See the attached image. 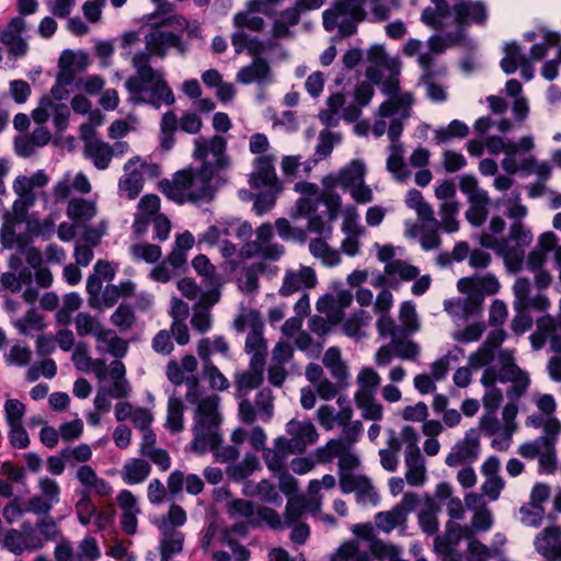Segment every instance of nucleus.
<instances>
[{
    "label": "nucleus",
    "mask_w": 561,
    "mask_h": 561,
    "mask_svg": "<svg viewBox=\"0 0 561 561\" xmlns=\"http://www.w3.org/2000/svg\"><path fill=\"white\" fill-rule=\"evenodd\" d=\"M472 536L470 527L461 526L451 520L446 525V533L435 538V550L440 554L449 557L462 539L469 541Z\"/></svg>",
    "instance_id": "33"
},
{
    "label": "nucleus",
    "mask_w": 561,
    "mask_h": 561,
    "mask_svg": "<svg viewBox=\"0 0 561 561\" xmlns=\"http://www.w3.org/2000/svg\"><path fill=\"white\" fill-rule=\"evenodd\" d=\"M83 153L98 170H105L110 167L114 157V149H112L111 145L100 139L84 146Z\"/></svg>",
    "instance_id": "47"
},
{
    "label": "nucleus",
    "mask_w": 561,
    "mask_h": 561,
    "mask_svg": "<svg viewBox=\"0 0 561 561\" xmlns=\"http://www.w3.org/2000/svg\"><path fill=\"white\" fill-rule=\"evenodd\" d=\"M496 381H500V378L495 367H489L483 370L481 383L486 388V391L482 403L489 414H495L503 400L502 391L495 387Z\"/></svg>",
    "instance_id": "41"
},
{
    "label": "nucleus",
    "mask_w": 561,
    "mask_h": 561,
    "mask_svg": "<svg viewBox=\"0 0 561 561\" xmlns=\"http://www.w3.org/2000/svg\"><path fill=\"white\" fill-rule=\"evenodd\" d=\"M84 68L85 61L83 58L77 60L72 53L65 51L59 59V71L56 81L70 88L75 82L76 73Z\"/></svg>",
    "instance_id": "49"
},
{
    "label": "nucleus",
    "mask_w": 561,
    "mask_h": 561,
    "mask_svg": "<svg viewBox=\"0 0 561 561\" xmlns=\"http://www.w3.org/2000/svg\"><path fill=\"white\" fill-rule=\"evenodd\" d=\"M242 494L250 497H259L262 502L276 506H280L283 503L277 486L266 479L259 482H244Z\"/></svg>",
    "instance_id": "42"
},
{
    "label": "nucleus",
    "mask_w": 561,
    "mask_h": 561,
    "mask_svg": "<svg viewBox=\"0 0 561 561\" xmlns=\"http://www.w3.org/2000/svg\"><path fill=\"white\" fill-rule=\"evenodd\" d=\"M433 7L423 10L422 22L435 31L446 33L451 42L462 38L465 27L484 26L489 19L488 5L482 0L458 1L453 8L447 0H431Z\"/></svg>",
    "instance_id": "3"
},
{
    "label": "nucleus",
    "mask_w": 561,
    "mask_h": 561,
    "mask_svg": "<svg viewBox=\"0 0 561 561\" xmlns=\"http://www.w3.org/2000/svg\"><path fill=\"white\" fill-rule=\"evenodd\" d=\"M50 176L45 170L33 173L19 174L12 182V191L15 199L12 204L13 217L18 221H25L28 210L36 202L45 197L44 188L48 185Z\"/></svg>",
    "instance_id": "10"
},
{
    "label": "nucleus",
    "mask_w": 561,
    "mask_h": 561,
    "mask_svg": "<svg viewBox=\"0 0 561 561\" xmlns=\"http://www.w3.org/2000/svg\"><path fill=\"white\" fill-rule=\"evenodd\" d=\"M480 453V434L477 430L471 428L451 447L445 463L448 467L472 465L479 458Z\"/></svg>",
    "instance_id": "22"
},
{
    "label": "nucleus",
    "mask_w": 561,
    "mask_h": 561,
    "mask_svg": "<svg viewBox=\"0 0 561 561\" xmlns=\"http://www.w3.org/2000/svg\"><path fill=\"white\" fill-rule=\"evenodd\" d=\"M341 197L337 194L328 193L327 196L312 201L309 197H300L296 202L294 215L308 218L307 229L312 233L330 234L332 222L339 215Z\"/></svg>",
    "instance_id": "8"
},
{
    "label": "nucleus",
    "mask_w": 561,
    "mask_h": 561,
    "mask_svg": "<svg viewBox=\"0 0 561 561\" xmlns=\"http://www.w3.org/2000/svg\"><path fill=\"white\" fill-rule=\"evenodd\" d=\"M340 488L344 493L355 492L358 502L363 504H378L379 495L375 488L371 485L369 479L365 476H357L355 478H342Z\"/></svg>",
    "instance_id": "40"
},
{
    "label": "nucleus",
    "mask_w": 561,
    "mask_h": 561,
    "mask_svg": "<svg viewBox=\"0 0 561 561\" xmlns=\"http://www.w3.org/2000/svg\"><path fill=\"white\" fill-rule=\"evenodd\" d=\"M536 551L548 561H561V529L549 526L534 539Z\"/></svg>",
    "instance_id": "32"
},
{
    "label": "nucleus",
    "mask_w": 561,
    "mask_h": 561,
    "mask_svg": "<svg viewBox=\"0 0 561 561\" xmlns=\"http://www.w3.org/2000/svg\"><path fill=\"white\" fill-rule=\"evenodd\" d=\"M186 401L196 404L194 413V439L191 448L194 453L204 454L211 450L218 462L225 463L238 458L239 450L230 445L221 446L219 427L221 415L218 410L219 397L217 394L206 396L199 399V388L196 379L188 387L185 396Z\"/></svg>",
    "instance_id": "2"
},
{
    "label": "nucleus",
    "mask_w": 561,
    "mask_h": 561,
    "mask_svg": "<svg viewBox=\"0 0 561 561\" xmlns=\"http://www.w3.org/2000/svg\"><path fill=\"white\" fill-rule=\"evenodd\" d=\"M371 316L365 310H358L351 314L342 325L345 335L353 339H364L367 336L365 329L370 324Z\"/></svg>",
    "instance_id": "55"
},
{
    "label": "nucleus",
    "mask_w": 561,
    "mask_h": 561,
    "mask_svg": "<svg viewBox=\"0 0 561 561\" xmlns=\"http://www.w3.org/2000/svg\"><path fill=\"white\" fill-rule=\"evenodd\" d=\"M264 366L265 364L253 365V362H250L247 370L238 371L234 375L237 397L241 398L238 414L243 423L252 424L256 420L267 423L273 416L274 398L270 389L260 390L254 403L247 398L252 390L262 385Z\"/></svg>",
    "instance_id": "5"
},
{
    "label": "nucleus",
    "mask_w": 561,
    "mask_h": 561,
    "mask_svg": "<svg viewBox=\"0 0 561 561\" xmlns=\"http://www.w3.org/2000/svg\"><path fill=\"white\" fill-rule=\"evenodd\" d=\"M147 167L139 157L129 159L124 165V175L118 182V194L122 197L134 199L142 190V171Z\"/></svg>",
    "instance_id": "28"
},
{
    "label": "nucleus",
    "mask_w": 561,
    "mask_h": 561,
    "mask_svg": "<svg viewBox=\"0 0 561 561\" xmlns=\"http://www.w3.org/2000/svg\"><path fill=\"white\" fill-rule=\"evenodd\" d=\"M227 141L222 136L205 138L197 137L194 140V157L202 161V169L215 176L227 165L226 156Z\"/></svg>",
    "instance_id": "13"
},
{
    "label": "nucleus",
    "mask_w": 561,
    "mask_h": 561,
    "mask_svg": "<svg viewBox=\"0 0 561 561\" xmlns=\"http://www.w3.org/2000/svg\"><path fill=\"white\" fill-rule=\"evenodd\" d=\"M459 213V204L456 201L443 202L439 206L440 220H437V225L428 222L434 228H440L443 231L451 233L459 229V221L457 216Z\"/></svg>",
    "instance_id": "57"
},
{
    "label": "nucleus",
    "mask_w": 561,
    "mask_h": 561,
    "mask_svg": "<svg viewBox=\"0 0 561 561\" xmlns=\"http://www.w3.org/2000/svg\"><path fill=\"white\" fill-rule=\"evenodd\" d=\"M317 283L318 278L312 267L288 268L284 273L278 293L283 297L291 296L316 287Z\"/></svg>",
    "instance_id": "25"
},
{
    "label": "nucleus",
    "mask_w": 561,
    "mask_h": 561,
    "mask_svg": "<svg viewBox=\"0 0 561 561\" xmlns=\"http://www.w3.org/2000/svg\"><path fill=\"white\" fill-rule=\"evenodd\" d=\"M117 504L121 514V527L127 535H134L138 528V516L141 514L137 497L129 490H122L117 494Z\"/></svg>",
    "instance_id": "31"
},
{
    "label": "nucleus",
    "mask_w": 561,
    "mask_h": 561,
    "mask_svg": "<svg viewBox=\"0 0 561 561\" xmlns=\"http://www.w3.org/2000/svg\"><path fill=\"white\" fill-rule=\"evenodd\" d=\"M314 455L317 460L323 463L331 462L334 458L339 459L340 484L342 478L357 477L352 471L359 466V458L347 443H343L341 439H330L324 446L319 447Z\"/></svg>",
    "instance_id": "15"
},
{
    "label": "nucleus",
    "mask_w": 561,
    "mask_h": 561,
    "mask_svg": "<svg viewBox=\"0 0 561 561\" xmlns=\"http://www.w3.org/2000/svg\"><path fill=\"white\" fill-rule=\"evenodd\" d=\"M397 75L391 73V77L382 83V92L389 99L379 105L378 116L391 117V121L400 118L401 124H404L411 116L413 96L410 92L400 90Z\"/></svg>",
    "instance_id": "12"
},
{
    "label": "nucleus",
    "mask_w": 561,
    "mask_h": 561,
    "mask_svg": "<svg viewBox=\"0 0 561 561\" xmlns=\"http://www.w3.org/2000/svg\"><path fill=\"white\" fill-rule=\"evenodd\" d=\"M322 360L323 365L330 370L331 376L337 381V383H347L348 369L346 364L342 360L340 348H328Z\"/></svg>",
    "instance_id": "54"
},
{
    "label": "nucleus",
    "mask_w": 561,
    "mask_h": 561,
    "mask_svg": "<svg viewBox=\"0 0 561 561\" xmlns=\"http://www.w3.org/2000/svg\"><path fill=\"white\" fill-rule=\"evenodd\" d=\"M514 309H533L547 311L551 307L549 298L541 291L533 294V286L528 278L517 277L512 287Z\"/></svg>",
    "instance_id": "23"
},
{
    "label": "nucleus",
    "mask_w": 561,
    "mask_h": 561,
    "mask_svg": "<svg viewBox=\"0 0 561 561\" xmlns=\"http://www.w3.org/2000/svg\"><path fill=\"white\" fill-rule=\"evenodd\" d=\"M534 402L540 413L529 415L525 424L534 428H542L543 433L559 435L561 432V422L554 416L557 403L551 394H537Z\"/></svg>",
    "instance_id": "20"
},
{
    "label": "nucleus",
    "mask_w": 561,
    "mask_h": 561,
    "mask_svg": "<svg viewBox=\"0 0 561 561\" xmlns=\"http://www.w3.org/2000/svg\"><path fill=\"white\" fill-rule=\"evenodd\" d=\"M88 304L92 309L104 310L112 308L121 297V289L116 285H108L98 291H88Z\"/></svg>",
    "instance_id": "56"
},
{
    "label": "nucleus",
    "mask_w": 561,
    "mask_h": 561,
    "mask_svg": "<svg viewBox=\"0 0 561 561\" xmlns=\"http://www.w3.org/2000/svg\"><path fill=\"white\" fill-rule=\"evenodd\" d=\"M405 481L411 486H421L426 481L425 460L421 453L404 455Z\"/></svg>",
    "instance_id": "52"
},
{
    "label": "nucleus",
    "mask_w": 561,
    "mask_h": 561,
    "mask_svg": "<svg viewBox=\"0 0 561 561\" xmlns=\"http://www.w3.org/2000/svg\"><path fill=\"white\" fill-rule=\"evenodd\" d=\"M213 175L202 169H186L176 172L171 180H163L161 192L178 204H197L213 198Z\"/></svg>",
    "instance_id": "6"
},
{
    "label": "nucleus",
    "mask_w": 561,
    "mask_h": 561,
    "mask_svg": "<svg viewBox=\"0 0 561 561\" xmlns=\"http://www.w3.org/2000/svg\"><path fill=\"white\" fill-rule=\"evenodd\" d=\"M273 236V226L268 222L262 224L255 230V240L248 241L242 245L241 256L245 259L260 256L270 261L279 260L285 253V249L279 243L271 242Z\"/></svg>",
    "instance_id": "16"
},
{
    "label": "nucleus",
    "mask_w": 561,
    "mask_h": 561,
    "mask_svg": "<svg viewBox=\"0 0 561 561\" xmlns=\"http://www.w3.org/2000/svg\"><path fill=\"white\" fill-rule=\"evenodd\" d=\"M420 275V270L407 261L398 260L391 264L383 266V275H381L374 284L375 287L389 284L392 287L400 282H410Z\"/></svg>",
    "instance_id": "36"
},
{
    "label": "nucleus",
    "mask_w": 561,
    "mask_h": 561,
    "mask_svg": "<svg viewBox=\"0 0 561 561\" xmlns=\"http://www.w3.org/2000/svg\"><path fill=\"white\" fill-rule=\"evenodd\" d=\"M38 494L26 502L27 511L36 515H48L53 507L60 502L61 489L59 483L47 476L37 481Z\"/></svg>",
    "instance_id": "21"
},
{
    "label": "nucleus",
    "mask_w": 561,
    "mask_h": 561,
    "mask_svg": "<svg viewBox=\"0 0 561 561\" xmlns=\"http://www.w3.org/2000/svg\"><path fill=\"white\" fill-rule=\"evenodd\" d=\"M497 363L500 365V370H497L500 381H510L513 383L507 390V398L514 400L519 399L530 385L528 374L515 364L514 354L510 350H503L499 353Z\"/></svg>",
    "instance_id": "17"
},
{
    "label": "nucleus",
    "mask_w": 561,
    "mask_h": 561,
    "mask_svg": "<svg viewBox=\"0 0 561 561\" xmlns=\"http://www.w3.org/2000/svg\"><path fill=\"white\" fill-rule=\"evenodd\" d=\"M78 550V553H75L71 543L64 541L56 546L55 559L56 561H96L101 557L98 541L91 536L80 541Z\"/></svg>",
    "instance_id": "27"
},
{
    "label": "nucleus",
    "mask_w": 561,
    "mask_h": 561,
    "mask_svg": "<svg viewBox=\"0 0 561 561\" xmlns=\"http://www.w3.org/2000/svg\"><path fill=\"white\" fill-rule=\"evenodd\" d=\"M286 432L289 438L278 437L275 439V445L278 448H288L289 451L301 453L319 438L317 428L310 421L293 419L286 424Z\"/></svg>",
    "instance_id": "18"
},
{
    "label": "nucleus",
    "mask_w": 561,
    "mask_h": 561,
    "mask_svg": "<svg viewBox=\"0 0 561 561\" xmlns=\"http://www.w3.org/2000/svg\"><path fill=\"white\" fill-rule=\"evenodd\" d=\"M146 53H137L133 57L136 73L127 79L125 87L129 93V102L134 104H150L159 108L162 104L172 105L175 101L173 92L161 70L149 65L150 56L164 58L170 48H176L184 54L186 48L181 36L167 32L160 26H150L145 35Z\"/></svg>",
    "instance_id": "1"
},
{
    "label": "nucleus",
    "mask_w": 561,
    "mask_h": 561,
    "mask_svg": "<svg viewBox=\"0 0 561 561\" xmlns=\"http://www.w3.org/2000/svg\"><path fill=\"white\" fill-rule=\"evenodd\" d=\"M275 154L259 156L254 160V171L251 174L250 184L253 188L274 187L282 190V183L275 171Z\"/></svg>",
    "instance_id": "29"
},
{
    "label": "nucleus",
    "mask_w": 561,
    "mask_h": 561,
    "mask_svg": "<svg viewBox=\"0 0 561 561\" xmlns=\"http://www.w3.org/2000/svg\"><path fill=\"white\" fill-rule=\"evenodd\" d=\"M187 515L179 504H171L165 515L157 517L152 524L159 531V551L161 561H169L182 552L185 535L180 530L185 525Z\"/></svg>",
    "instance_id": "9"
},
{
    "label": "nucleus",
    "mask_w": 561,
    "mask_h": 561,
    "mask_svg": "<svg viewBox=\"0 0 561 561\" xmlns=\"http://www.w3.org/2000/svg\"><path fill=\"white\" fill-rule=\"evenodd\" d=\"M231 44L237 54L247 51L253 57H259L266 50V45L256 36L249 35L244 30L236 31L231 36Z\"/></svg>",
    "instance_id": "51"
},
{
    "label": "nucleus",
    "mask_w": 561,
    "mask_h": 561,
    "mask_svg": "<svg viewBox=\"0 0 561 561\" xmlns=\"http://www.w3.org/2000/svg\"><path fill=\"white\" fill-rule=\"evenodd\" d=\"M96 350L100 354H110L113 357H124L128 350V344L119 337L113 330H104L95 337Z\"/></svg>",
    "instance_id": "45"
},
{
    "label": "nucleus",
    "mask_w": 561,
    "mask_h": 561,
    "mask_svg": "<svg viewBox=\"0 0 561 561\" xmlns=\"http://www.w3.org/2000/svg\"><path fill=\"white\" fill-rule=\"evenodd\" d=\"M70 110L67 104L56 102L50 96H43L38 106L33 111L32 117L37 124H43L53 117L57 131H64L69 122Z\"/></svg>",
    "instance_id": "26"
},
{
    "label": "nucleus",
    "mask_w": 561,
    "mask_h": 561,
    "mask_svg": "<svg viewBox=\"0 0 561 561\" xmlns=\"http://www.w3.org/2000/svg\"><path fill=\"white\" fill-rule=\"evenodd\" d=\"M25 21L22 16L13 18L1 33L0 39L14 58L24 57L28 50L26 41L22 37Z\"/></svg>",
    "instance_id": "30"
},
{
    "label": "nucleus",
    "mask_w": 561,
    "mask_h": 561,
    "mask_svg": "<svg viewBox=\"0 0 561 561\" xmlns=\"http://www.w3.org/2000/svg\"><path fill=\"white\" fill-rule=\"evenodd\" d=\"M67 216L77 226H84L96 215V205L84 198H73L68 203Z\"/></svg>",
    "instance_id": "50"
},
{
    "label": "nucleus",
    "mask_w": 561,
    "mask_h": 561,
    "mask_svg": "<svg viewBox=\"0 0 561 561\" xmlns=\"http://www.w3.org/2000/svg\"><path fill=\"white\" fill-rule=\"evenodd\" d=\"M534 236L523 221H514L510 226L508 234L505 238H497L491 233H482L480 243L483 248L493 250L502 256L506 268L511 273L522 271L525 262V249L533 242Z\"/></svg>",
    "instance_id": "7"
},
{
    "label": "nucleus",
    "mask_w": 561,
    "mask_h": 561,
    "mask_svg": "<svg viewBox=\"0 0 561 561\" xmlns=\"http://www.w3.org/2000/svg\"><path fill=\"white\" fill-rule=\"evenodd\" d=\"M1 547L15 556L24 552H34L44 547V540L36 530H28L26 534L19 529L11 528L2 534Z\"/></svg>",
    "instance_id": "24"
},
{
    "label": "nucleus",
    "mask_w": 561,
    "mask_h": 561,
    "mask_svg": "<svg viewBox=\"0 0 561 561\" xmlns=\"http://www.w3.org/2000/svg\"><path fill=\"white\" fill-rule=\"evenodd\" d=\"M259 1L252 0L249 3V7L247 10L238 12L233 16V25L237 28V31L247 30L252 32H259L264 26V20L259 14Z\"/></svg>",
    "instance_id": "48"
},
{
    "label": "nucleus",
    "mask_w": 561,
    "mask_h": 561,
    "mask_svg": "<svg viewBox=\"0 0 561 561\" xmlns=\"http://www.w3.org/2000/svg\"><path fill=\"white\" fill-rule=\"evenodd\" d=\"M114 266L103 260H99L94 267L93 273L87 279V291H98L102 289L103 282H110L115 277Z\"/></svg>",
    "instance_id": "59"
},
{
    "label": "nucleus",
    "mask_w": 561,
    "mask_h": 561,
    "mask_svg": "<svg viewBox=\"0 0 561 561\" xmlns=\"http://www.w3.org/2000/svg\"><path fill=\"white\" fill-rule=\"evenodd\" d=\"M184 405L180 398L171 396L168 400L165 427L173 434L184 428Z\"/></svg>",
    "instance_id": "63"
},
{
    "label": "nucleus",
    "mask_w": 561,
    "mask_h": 561,
    "mask_svg": "<svg viewBox=\"0 0 561 561\" xmlns=\"http://www.w3.org/2000/svg\"><path fill=\"white\" fill-rule=\"evenodd\" d=\"M76 479L83 488V494L94 493L95 495L106 497L112 495L113 488L103 478L99 477L94 468L89 465H81L76 471Z\"/></svg>",
    "instance_id": "37"
},
{
    "label": "nucleus",
    "mask_w": 561,
    "mask_h": 561,
    "mask_svg": "<svg viewBox=\"0 0 561 561\" xmlns=\"http://www.w3.org/2000/svg\"><path fill=\"white\" fill-rule=\"evenodd\" d=\"M342 401V398L337 399V403L340 405L339 411H336L334 407L329 404L321 405L317 410V421L320 424V426L325 431H332L336 426L341 427L347 421L352 420L353 409L348 404L343 407Z\"/></svg>",
    "instance_id": "39"
},
{
    "label": "nucleus",
    "mask_w": 561,
    "mask_h": 561,
    "mask_svg": "<svg viewBox=\"0 0 561 561\" xmlns=\"http://www.w3.org/2000/svg\"><path fill=\"white\" fill-rule=\"evenodd\" d=\"M234 327L238 331H244L245 328H251L245 340V352L251 355L250 362H253V365L265 364L267 344L263 337V322L259 313L255 311L243 313L236 320Z\"/></svg>",
    "instance_id": "14"
},
{
    "label": "nucleus",
    "mask_w": 561,
    "mask_h": 561,
    "mask_svg": "<svg viewBox=\"0 0 561 561\" xmlns=\"http://www.w3.org/2000/svg\"><path fill=\"white\" fill-rule=\"evenodd\" d=\"M228 514L232 518H242L252 528L267 526L272 529H283L278 513L270 507L255 505L253 502L237 499L227 506Z\"/></svg>",
    "instance_id": "11"
},
{
    "label": "nucleus",
    "mask_w": 561,
    "mask_h": 561,
    "mask_svg": "<svg viewBox=\"0 0 561 561\" xmlns=\"http://www.w3.org/2000/svg\"><path fill=\"white\" fill-rule=\"evenodd\" d=\"M356 381L358 385V389L356 390L354 397L375 396L377 392V388L380 385L381 377L374 368L364 367L358 373Z\"/></svg>",
    "instance_id": "61"
},
{
    "label": "nucleus",
    "mask_w": 561,
    "mask_h": 561,
    "mask_svg": "<svg viewBox=\"0 0 561 561\" xmlns=\"http://www.w3.org/2000/svg\"><path fill=\"white\" fill-rule=\"evenodd\" d=\"M237 80L242 84H266L272 81L270 66L265 60L255 58L252 64L238 71Z\"/></svg>",
    "instance_id": "44"
},
{
    "label": "nucleus",
    "mask_w": 561,
    "mask_h": 561,
    "mask_svg": "<svg viewBox=\"0 0 561 561\" xmlns=\"http://www.w3.org/2000/svg\"><path fill=\"white\" fill-rule=\"evenodd\" d=\"M403 125L404 124H401L400 118H397L390 122L388 129V138L390 140V145L388 148L389 156L387 158V170L392 174L394 180L399 182H405L411 175L404 163V149L402 142L400 141V136L403 131Z\"/></svg>",
    "instance_id": "19"
},
{
    "label": "nucleus",
    "mask_w": 561,
    "mask_h": 561,
    "mask_svg": "<svg viewBox=\"0 0 561 561\" xmlns=\"http://www.w3.org/2000/svg\"><path fill=\"white\" fill-rule=\"evenodd\" d=\"M500 282L493 274L462 277L457 283L460 293H470L481 296V304L486 295H495L500 290Z\"/></svg>",
    "instance_id": "34"
},
{
    "label": "nucleus",
    "mask_w": 561,
    "mask_h": 561,
    "mask_svg": "<svg viewBox=\"0 0 561 561\" xmlns=\"http://www.w3.org/2000/svg\"><path fill=\"white\" fill-rule=\"evenodd\" d=\"M366 165L359 159L352 160L347 165L342 168L339 173L332 178L333 184L347 190L355 184H359L365 180Z\"/></svg>",
    "instance_id": "46"
},
{
    "label": "nucleus",
    "mask_w": 561,
    "mask_h": 561,
    "mask_svg": "<svg viewBox=\"0 0 561 561\" xmlns=\"http://www.w3.org/2000/svg\"><path fill=\"white\" fill-rule=\"evenodd\" d=\"M261 469L260 460L255 455L247 454L244 458L227 468L228 477L233 481H242Z\"/></svg>",
    "instance_id": "60"
},
{
    "label": "nucleus",
    "mask_w": 561,
    "mask_h": 561,
    "mask_svg": "<svg viewBox=\"0 0 561 561\" xmlns=\"http://www.w3.org/2000/svg\"><path fill=\"white\" fill-rule=\"evenodd\" d=\"M366 2L370 3L371 13L378 21L388 19L400 5V0H335L322 14L324 28L328 32L337 30L343 36L354 34L358 23L366 19Z\"/></svg>",
    "instance_id": "4"
},
{
    "label": "nucleus",
    "mask_w": 561,
    "mask_h": 561,
    "mask_svg": "<svg viewBox=\"0 0 561 561\" xmlns=\"http://www.w3.org/2000/svg\"><path fill=\"white\" fill-rule=\"evenodd\" d=\"M309 251L313 257L320 260L325 266L333 267L341 263V254L339 250L331 248L322 239H312L309 242Z\"/></svg>",
    "instance_id": "58"
},
{
    "label": "nucleus",
    "mask_w": 561,
    "mask_h": 561,
    "mask_svg": "<svg viewBox=\"0 0 561 561\" xmlns=\"http://www.w3.org/2000/svg\"><path fill=\"white\" fill-rule=\"evenodd\" d=\"M332 561H370L366 551H362L358 540L343 543L334 554Z\"/></svg>",
    "instance_id": "64"
},
{
    "label": "nucleus",
    "mask_w": 561,
    "mask_h": 561,
    "mask_svg": "<svg viewBox=\"0 0 561 561\" xmlns=\"http://www.w3.org/2000/svg\"><path fill=\"white\" fill-rule=\"evenodd\" d=\"M150 471L149 462L144 459L131 458L124 463L121 477L126 484L133 485L144 482L150 474Z\"/></svg>",
    "instance_id": "53"
},
{
    "label": "nucleus",
    "mask_w": 561,
    "mask_h": 561,
    "mask_svg": "<svg viewBox=\"0 0 561 561\" xmlns=\"http://www.w3.org/2000/svg\"><path fill=\"white\" fill-rule=\"evenodd\" d=\"M467 297L449 299L444 302V309L455 321H467L481 311V296L465 293Z\"/></svg>",
    "instance_id": "35"
},
{
    "label": "nucleus",
    "mask_w": 561,
    "mask_h": 561,
    "mask_svg": "<svg viewBox=\"0 0 561 561\" xmlns=\"http://www.w3.org/2000/svg\"><path fill=\"white\" fill-rule=\"evenodd\" d=\"M558 237L552 231L543 232L538 238L537 247L529 252L526 259V266L529 271L541 270L546 262V255L552 251L558 243Z\"/></svg>",
    "instance_id": "43"
},
{
    "label": "nucleus",
    "mask_w": 561,
    "mask_h": 561,
    "mask_svg": "<svg viewBox=\"0 0 561 561\" xmlns=\"http://www.w3.org/2000/svg\"><path fill=\"white\" fill-rule=\"evenodd\" d=\"M405 203L408 207L414 209L419 218L423 222H433L437 225V219L434 217L433 208L423 199V196L417 190H410L407 194Z\"/></svg>",
    "instance_id": "62"
},
{
    "label": "nucleus",
    "mask_w": 561,
    "mask_h": 561,
    "mask_svg": "<svg viewBox=\"0 0 561 561\" xmlns=\"http://www.w3.org/2000/svg\"><path fill=\"white\" fill-rule=\"evenodd\" d=\"M197 354L204 364V376L208 379L209 385L215 390H226L229 388V381L210 359V341L202 339L197 345Z\"/></svg>",
    "instance_id": "38"
}]
</instances>
